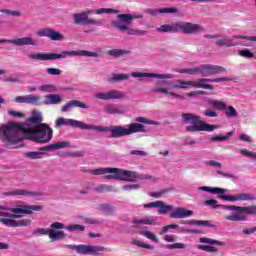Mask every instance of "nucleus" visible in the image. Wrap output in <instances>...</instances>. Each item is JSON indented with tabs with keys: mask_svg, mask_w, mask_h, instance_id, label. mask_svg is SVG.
Segmentation results:
<instances>
[{
	"mask_svg": "<svg viewBox=\"0 0 256 256\" xmlns=\"http://www.w3.org/2000/svg\"><path fill=\"white\" fill-rule=\"evenodd\" d=\"M217 203H218L217 200H215V199H210V200H206V201L204 202V205H208V206L212 207V209H218V208H215V207H217V206L227 207V205H221V204H217Z\"/></svg>",
	"mask_w": 256,
	"mask_h": 256,
	"instance_id": "5fc2aeb1",
	"label": "nucleus"
},
{
	"mask_svg": "<svg viewBox=\"0 0 256 256\" xmlns=\"http://www.w3.org/2000/svg\"><path fill=\"white\" fill-rule=\"evenodd\" d=\"M96 99H101L102 101H109L111 99H124L125 92L120 90H111L107 92H100L94 95Z\"/></svg>",
	"mask_w": 256,
	"mask_h": 256,
	"instance_id": "2eb2a0df",
	"label": "nucleus"
},
{
	"mask_svg": "<svg viewBox=\"0 0 256 256\" xmlns=\"http://www.w3.org/2000/svg\"><path fill=\"white\" fill-rule=\"evenodd\" d=\"M46 73H48V75H61V69H58V68H48L46 70Z\"/></svg>",
	"mask_w": 256,
	"mask_h": 256,
	"instance_id": "69168bd1",
	"label": "nucleus"
},
{
	"mask_svg": "<svg viewBox=\"0 0 256 256\" xmlns=\"http://www.w3.org/2000/svg\"><path fill=\"white\" fill-rule=\"evenodd\" d=\"M227 69L223 66L215 64H200L194 68H184L177 70V73L186 75H201L202 77H211L213 75H219V73H225Z\"/></svg>",
	"mask_w": 256,
	"mask_h": 256,
	"instance_id": "423d86ee",
	"label": "nucleus"
},
{
	"mask_svg": "<svg viewBox=\"0 0 256 256\" xmlns=\"http://www.w3.org/2000/svg\"><path fill=\"white\" fill-rule=\"evenodd\" d=\"M198 191H206L207 193H213L217 195H223L225 193V189L219 187H209V186H201L198 188Z\"/></svg>",
	"mask_w": 256,
	"mask_h": 256,
	"instance_id": "cd10ccee",
	"label": "nucleus"
},
{
	"mask_svg": "<svg viewBox=\"0 0 256 256\" xmlns=\"http://www.w3.org/2000/svg\"><path fill=\"white\" fill-rule=\"evenodd\" d=\"M78 219H80L82 223H85L86 225H95L99 223L97 220L93 218H84L83 216H79Z\"/></svg>",
	"mask_w": 256,
	"mask_h": 256,
	"instance_id": "4d7b16f0",
	"label": "nucleus"
},
{
	"mask_svg": "<svg viewBox=\"0 0 256 256\" xmlns=\"http://www.w3.org/2000/svg\"><path fill=\"white\" fill-rule=\"evenodd\" d=\"M15 196H22V197H39L41 193L35 191H29L27 189H16L10 192L2 193V197H15Z\"/></svg>",
	"mask_w": 256,
	"mask_h": 256,
	"instance_id": "a211bd4d",
	"label": "nucleus"
},
{
	"mask_svg": "<svg viewBox=\"0 0 256 256\" xmlns=\"http://www.w3.org/2000/svg\"><path fill=\"white\" fill-rule=\"evenodd\" d=\"M141 185L140 184H130V185H125L122 187L124 191H131V190H137L140 189Z\"/></svg>",
	"mask_w": 256,
	"mask_h": 256,
	"instance_id": "680f3d73",
	"label": "nucleus"
},
{
	"mask_svg": "<svg viewBox=\"0 0 256 256\" xmlns=\"http://www.w3.org/2000/svg\"><path fill=\"white\" fill-rule=\"evenodd\" d=\"M226 219H228V221H247V216H245L243 212H238L237 214L227 216Z\"/></svg>",
	"mask_w": 256,
	"mask_h": 256,
	"instance_id": "e433bc0d",
	"label": "nucleus"
},
{
	"mask_svg": "<svg viewBox=\"0 0 256 256\" xmlns=\"http://www.w3.org/2000/svg\"><path fill=\"white\" fill-rule=\"evenodd\" d=\"M133 245H136L137 247H141L142 249H150L151 251H153V249H155L152 245L150 244H146L145 242L141 241V240H133L132 241Z\"/></svg>",
	"mask_w": 256,
	"mask_h": 256,
	"instance_id": "79ce46f5",
	"label": "nucleus"
},
{
	"mask_svg": "<svg viewBox=\"0 0 256 256\" xmlns=\"http://www.w3.org/2000/svg\"><path fill=\"white\" fill-rule=\"evenodd\" d=\"M75 25H95L99 27L105 23V20H95L87 18V13H76L73 15Z\"/></svg>",
	"mask_w": 256,
	"mask_h": 256,
	"instance_id": "f8f14e48",
	"label": "nucleus"
},
{
	"mask_svg": "<svg viewBox=\"0 0 256 256\" xmlns=\"http://www.w3.org/2000/svg\"><path fill=\"white\" fill-rule=\"evenodd\" d=\"M41 153L39 151L36 152H28L26 153V157H28V159H41Z\"/></svg>",
	"mask_w": 256,
	"mask_h": 256,
	"instance_id": "bf43d9fd",
	"label": "nucleus"
},
{
	"mask_svg": "<svg viewBox=\"0 0 256 256\" xmlns=\"http://www.w3.org/2000/svg\"><path fill=\"white\" fill-rule=\"evenodd\" d=\"M130 155H136L137 157H147V152L143 150H131Z\"/></svg>",
	"mask_w": 256,
	"mask_h": 256,
	"instance_id": "0e129e2a",
	"label": "nucleus"
},
{
	"mask_svg": "<svg viewBox=\"0 0 256 256\" xmlns=\"http://www.w3.org/2000/svg\"><path fill=\"white\" fill-rule=\"evenodd\" d=\"M40 91H43L44 93H55L57 87L55 85L45 84L40 87Z\"/></svg>",
	"mask_w": 256,
	"mask_h": 256,
	"instance_id": "37998d69",
	"label": "nucleus"
},
{
	"mask_svg": "<svg viewBox=\"0 0 256 256\" xmlns=\"http://www.w3.org/2000/svg\"><path fill=\"white\" fill-rule=\"evenodd\" d=\"M65 226L63 225H52L48 231V237L51 243H55V241H61V239H65V232L63 229Z\"/></svg>",
	"mask_w": 256,
	"mask_h": 256,
	"instance_id": "dca6fc26",
	"label": "nucleus"
},
{
	"mask_svg": "<svg viewBox=\"0 0 256 256\" xmlns=\"http://www.w3.org/2000/svg\"><path fill=\"white\" fill-rule=\"evenodd\" d=\"M200 243H208L209 245H219L220 247H223L225 245V242L213 240L211 238H200Z\"/></svg>",
	"mask_w": 256,
	"mask_h": 256,
	"instance_id": "a19ab883",
	"label": "nucleus"
},
{
	"mask_svg": "<svg viewBox=\"0 0 256 256\" xmlns=\"http://www.w3.org/2000/svg\"><path fill=\"white\" fill-rule=\"evenodd\" d=\"M38 37H47L51 41H63L65 36L51 27H45L36 32Z\"/></svg>",
	"mask_w": 256,
	"mask_h": 256,
	"instance_id": "ddd939ff",
	"label": "nucleus"
},
{
	"mask_svg": "<svg viewBox=\"0 0 256 256\" xmlns=\"http://www.w3.org/2000/svg\"><path fill=\"white\" fill-rule=\"evenodd\" d=\"M67 231H70L71 233H75L77 231H85V226L81 225H69L66 227Z\"/></svg>",
	"mask_w": 256,
	"mask_h": 256,
	"instance_id": "603ef678",
	"label": "nucleus"
},
{
	"mask_svg": "<svg viewBox=\"0 0 256 256\" xmlns=\"http://www.w3.org/2000/svg\"><path fill=\"white\" fill-rule=\"evenodd\" d=\"M69 55L70 57H99V53L91 52L87 50L78 51H63L60 54L57 53H36L29 54V59H35L36 61H55V59H65Z\"/></svg>",
	"mask_w": 256,
	"mask_h": 256,
	"instance_id": "20e7f679",
	"label": "nucleus"
},
{
	"mask_svg": "<svg viewBox=\"0 0 256 256\" xmlns=\"http://www.w3.org/2000/svg\"><path fill=\"white\" fill-rule=\"evenodd\" d=\"M63 102V98L59 94H47L45 96L44 105H59Z\"/></svg>",
	"mask_w": 256,
	"mask_h": 256,
	"instance_id": "393cba45",
	"label": "nucleus"
},
{
	"mask_svg": "<svg viewBox=\"0 0 256 256\" xmlns=\"http://www.w3.org/2000/svg\"><path fill=\"white\" fill-rule=\"evenodd\" d=\"M24 214H16V213H9V212H0V217H8V219H19V217H23Z\"/></svg>",
	"mask_w": 256,
	"mask_h": 256,
	"instance_id": "864d4df0",
	"label": "nucleus"
},
{
	"mask_svg": "<svg viewBox=\"0 0 256 256\" xmlns=\"http://www.w3.org/2000/svg\"><path fill=\"white\" fill-rule=\"evenodd\" d=\"M159 13H179V10L176 8H162L159 9Z\"/></svg>",
	"mask_w": 256,
	"mask_h": 256,
	"instance_id": "338daca9",
	"label": "nucleus"
},
{
	"mask_svg": "<svg viewBox=\"0 0 256 256\" xmlns=\"http://www.w3.org/2000/svg\"><path fill=\"white\" fill-rule=\"evenodd\" d=\"M198 249L201 251H207V253H217V251H219L216 247L207 245H199Z\"/></svg>",
	"mask_w": 256,
	"mask_h": 256,
	"instance_id": "8fccbe9b",
	"label": "nucleus"
},
{
	"mask_svg": "<svg viewBox=\"0 0 256 256\" xmlns=\"http://www.w3.org/2000/svg\"><path fill=\"white\" fill-rule=\"evenodd\" d=\"M0 223L3 225H31V219H23L19 222L12 220L10 218H0Z\"/></svg>",
	"mask_w": 256,
	"mask_h": 256,
	"instance_id": "a878e982",
	"label": "nucleus"
},
{
	"mask_svg": "<svg viewBox=\"0 0 256 256\" xmlns=\"http://www.w3.org/2000/svg\"><path fill=\"white\" fill-rule=\"evenodd\" d=\"M90 171L93 175H106V172H113V170H107V168H99Z\"/></svg>",
	"mask_w": 256,
	"mask_h": 256,
	"instance_id": "13d9d810",
	"label": "nucleus"
},
{
	"mask_svg": "<svg viewBox=\"0 0 256 256\" xmlns=\"http://www.w3.org/2000/svg\"><path fill=\"white\" fill-rule=\"evenodd\" d=\"M223 81H233V78L229 77H221V78H200L198 81H181L177 80V84L174 85L175 89H181V87H185L186 85H190L191 87H196L197 89H209L213 91V85L207 83H221Z\"/></svg>",
	"mask_w": 256,
	"mask_h": 256,
	"instance_id": "6e6552de",
	"label": "nucleus"
},
{
	"mask_svg": "<svg viewBox=\"0 0 256 256\" xmlns=\"http://www.w3.org/2000/svg\"><path fill=\"white\" fill-rule=\"evenodd\" d=\"M67 249H72V251H76L78 255H97V253L101 251H105V248L102 246H91L85 244L79 245H67Z\"/></svg>",
	"mask_w": 256,
	"mask_h": 256,
	"instance_id": "9b49d317",
	"label": "nucleus"
},
{
	"mask_svg": "<svg viewBox=\"0 0 256 256\" xmlns=\"http://www.w3.org/2000/svg\"><path fill=\"white\" fill-rule=\"evenodd\" d=\"M207 103L210 107H213L214 109H219L220 111H227V104L223 101L219 100H207Z\"/></svg>",
	"mask_w": 256,
	"mask_h": 256,
	"instance_id": "bb28decb",
	"label": "nucleus"
},
{
	"mask_svg": "<svg viewBox=\"0 0 256 256\" xmlns=\"http://www.w3.org/2000/svg\"><path fill=\"white\" fill-rule=\"evenodd\" d=\"M5 15H11L12 17H21V12L13 10H2Z\"/></svg>",
	"mask_w": 256,
	"mask_h": 256,
	"instance_id": "e2e57ef3",
	"label": "nucleus"
},
{
	"mask_svg": "<svg viewBox=\"0 0 256 256\" xmlns=\"http://www.w3.org/2000/svg\"><path fill=\"white\" fill-rule=\"evenodd\" d=\"M205 39H217L215 41V45L217 47H247V43L245 42H239L235 41V36H232L231 38H227V36L218 33V34H206Z\"/></svg>",
	"mask_w": 256,
	"mask_h": 256,
	"instance_id": "1a4fd4ad",
	"label": "nucleus"
},
{
	"mask_svg": "<svg viewBox=\"0 0 256 256\" xmlns=\"http://www.w3.org/2000/svg\"><path fill=\"white\" fill-rule=\"evenodd\" d=\"M169 191H171V189H163L158 192H150L149 196L154 197V199H160V197L164 196L165 193H169Z\"/></svg>",
	"mask_w": 256,
	"mask_h": 256,
	"instance_id": "49530a36",
	"label": "nucleus"
},
{
	"mask_svg": "<svg viewBox=\"0 0 256 256\" xmlns=\"http://www.w3.org/2000/svg\"><path fill=\"white\" fill-rule=\"evenodd\" d=\"M106 170H112V172H106L109 173V175L104 176V179H114L115 181H120V172L119 168H106Z\"/></svg>",
	"mask_w": 256,
	"mask_h": 256,
	"instance_id": "7c9ffc66",
	"label": "nucleus"
},
{
	"mask_svg": "<svg viewBox=\"0 0 256 256\" xmlns=\"http://www.w3.org/2000/svg\"><path fill=\"white\" fill-rule=\"evenodd\" d=\"M185 225H211V221H207V220H190V221H186Z\"/></svg>",
	"mask_w": 256,
	"mask_h": 256,
	"instance_id": "a18cd8bd",
	"label": "nucleus"
},
{
	"mask_svg": "<svg viewBox=\"0 0 256 256\" xmlns=\"http://www.w3.org/2000/svg\"><path fill=\"white\" fill-rule=\"evenodd\" d=\"M99 211L106 213L107 215H113L115 213V207L111 204H100Z\"/></svg>",
	"mask_w": 256,
	"mask_h": 256,
	"instance_id": "72a5a7b5",
	"label": "nucleus"
},
{
	"mask_svg": "<svg viewBox=\"0 0 256 256\" xmlns=\"http://www.w3.org/2000/svg\"><path fill=\"white\" fill-rule=\"evenodd\" d=\"M26 103L30 105H41V96L29 94L26 95Z\"/></svg>",
	"mask_w": 256,
	"mask_h": 256,
	"instance_id": "2f4dec72",
	"label": "nucleus"
},
{
	"mask_svg": "<svg viewBox=\"0 0 256 256\" xmlns=\"http://www.w3.org/2000/svg\"><path fill=\"white\" fill-rule=\"evenodd\" d=\"M132 223H134V225H153L157 222H155V220L153 219H149V218H144V219H135L132 221Z\"/></svg>",
	"mask_w": 256,
	"mask_h": 256,
	"instance_id": "58836bf2",
	"label": "nucleus"
},
{
	"mask_svg": "<svg viewBox=\"0 0 256 256\" xmlns=\"http://www.w3.org/2000/svg\"><path fill=\"white\" fill-rule=\"evenodd\" d=\"M75 107H79L80 109H87V104L79 100H70L64 106L61 107V111L62 113H67L70 109H73Z\"/></svg>",
	"mask_w": 256,
	"mask_h": 256,
	"instance_id": "b1692460",
	"label": "nucleus"
},
{
	"mask_svg": "<svg viewBox=\"0 0 256 256\" xmlns=\"http://www.w3.org/2000/svg\"><path fill=\"white\" fill-rule=\"evenodd\" d=\"M238 55H240V57H245L246 59H253V57H255V54L248 49L239 50Z\"/></svg>",
	"mask_w": 256,
	"mask_h": 256,
	"instance_id": "09e8293b",
	"label": "nucleus"
},
{
	"mask_svg": "<svg viewBox=\"0 0 256 256\" xmlns=\"http://www.w3.org/2000/svg\"><path fill=\"white\" fill-rule=\"evenodd\" d=\"M193 215V211L188 210L186 208H176L171 214V219H187V217H191Z\"/></svg>",
	"mask_w": 256,
	"mask_h": 256,
	"instance_id": "5701e85b",
	"label": "nucleus"
},
{
	"mask_svg": "<svg viewBox=\"0 0 256 256\" xmlns=\"http://www.w3.org/2000/svg\"><path fill=\"white\" fill-rule=\"evenodd\" d=\"M130 53L131 51L126 49H111L107 51L109 57H123V55H129Z\"/></svg>",
	"mask_w": 256,
	"mask_h": 256,
	"instance_id": "c756f323",
	"label": "nucleus"
},
{
	"mask_svg": "<svg viewBox=\"0 0 256 256\" xmlns=\"http://www.w3.org/2000/svg\"><path fill=\"white\" fill-rule=\"evenodd\" d=\"M136 123H130L125 126L111 125V126H97L93 124H87L75 119H65L60 117L55 121L56 129L63 127H75L76 129H82L83 131H96L97 133H110L112 139H121V137H128L135 133H149V130L145 129V125H159V122L149 120L145 117H136ZM144 123L145 125L141 124Z\"/></svg>",
	"mask_w": 256,
	"mask_h": 256,
	"instance_id": "f03ea898",
	"label": "nucleus"
},
{
	"mask_svg": "<svg viewBox=\"0 0 256 256\" xmlns=\"http://www.w3.org/2000/svg\"><path fill=\"white\" fill-rule=\"evenodd\" d=\"M139 235H143L144 237H146L147 239H150V241H154V243H158V239L157 236L153 233H151L149 230L147 229H143L139 231Z\"/></svg>",
	"mask_w": 256,
	"mask_h": 256,
	"instance_id": "4c0bfd02",
	"label": "nucleus"
},
{
	"mask_svg": "<svg viewBox=\"0 0 256 256\" xmlns=\"http://www.w3.org/2000/svg\"><path fill=\"white\" fill-rule=\"evenodd\" d=\"M219 199L223 201H255L256 196L249 193H239L233 196L219 195Z\"/></svg>",
	"mask_w": 256,
	"mask_h": 256,
	"instance_id": "f3484780",
	"label": "nucleus"
},
{
	"mask_svg": "<svg viewBox=\"0 0 256 256\" xmlns=\"http://www.w3.org/2000/svg\"><path fill=\"white\" fill-rule=\"evenodd\" d=\"M50 145H51L50 147H52V151H57L59 149H67V147H71V142L62 141V142H56Z\"/></svg>",
	"mask_w": 256,
	"mask_h": 256,
	"instance_id": "f704fd0d",
	"label": "nucleus"
},
{
	"mask_svg": "<svg viewBox=\"0 0 256 256\" xmlns=\"http://www.w3.org/2000/svg\"><path fill=\"white\" fill-rule=\"evenodd\" d=\"M158 33H182L183 35H197L203 33L205 28L201 24L178 21L173 25L164 24L156 29Z\"/></svg>",
	"mask_w": 256,
	"mask_h": 256,
	"instance_id": "7ed1b4c3",
	"label": "nucleus"
},
{
	"mask_svg": "<svg viewBox=\"0 0 256 256\" xmlns=\"http://www.w3.org/2000/svg\"><path fill=\"white\" fill-rule=\"evenodd\" d=\"M138 181H157V178L151 174H138Z\"/></svg>",
	"mask_w": 256,
	"mask_h": 256,
	"instance_id": "de8ad7c7",
	"label": "nucleus"
},
{
	"mask_svg": "<svg viewBox=\"0 0 256 256\" xmlns=\"http://www.w3.org/2000/svg\"><path fill=\"white\" fill-rule=\"evenodd\" d=\"M129 79V74H113L108 81L112 83H119V81H127Z\"/></svg>",
	"mask_w": 256,
	"mask_h": 256,
	"instance_id": "c9c22d12",
	"label": "nucleus"
},
{
	"mask_svg": "<svg viewBox=\"0 0 256 256\" xmlns=\"http://www.w3.org/2000/svg\"><path fill=\"white\" fill-rule=\"evenodd\" d=\"M231 135H233V132H228L225 136H213L210 138V141H229L231 139Z\"/></svg>",
	"mask_w": 256,
	"mask_h": 256,
	"instance_id": "c03bdc74",
	"label": "nucleus"
},
{
	"mask_svg": "<svg viewBox=\"0 0 256 256\" xmlns=\"http://www.w3.org/2000/svg\"><path fill=\"white\" fill-rule=\"evenodd\" d=\"M152 93H163L164 95H171L179 99H183V96L176 94L175 92H169L166 88H152Z\"/></svg>",
	"mask_w": 256,
	"mask_h": 256,
	"instance_id": "473e14b6",
	"label": "nucleus"
},
{
	"mask_svg": "<svg viewBox=\"0 0 256 256\" xmlns=\"http://www.w3.org/2000/svg\"><path fill=\"white\" fill-rule=\"evenodd\" d=\"M94 13L95 15H103V13H115L116 15H118L119 10H115L113 8H100V9H97V10H94Z\"/></svg>",
	"mask_w": 256,
	"mask_h": 256,
	"instance_id": "ea45409f",
	"label": "nucleus"
},
{
	"mask_svg": "<svg viewBox=\"0 0 256 256\" xmlns=\"http://www.w3.org/2000/svg\"><path fill=\"white\" fill-rule=\"evenodd\" d=\"M118 21H112L111 27L121 31V33H126L128 35H138L139 37L147 35L146 30H138L131 28V23H133V15L131 14H118Z\"/></svg>",
	"mask_w": 256,
	"mask_h": 256,
	"instance_id": "0eeeda50",
	"label": "nucleus"
},
{
	"mask_svg": "<svg viewBox=\"0 0 256 256\" xmlns=\"http://www.w3.org/2000/svg\"><path fill=\"white\" fill-rule=\"evenodd\" d=\"M201 95H205V91H201V90H198V91H192L190 93H188V97H201Z\"/></svg>",
	"mask_w": 256,
	"mask_h": 256,
	"instance_id": "774afa93",
	"label": "nucleus"
},
{
	"mask_svg": "<svg viewBox=\"0 0 256 256\" xmlns=\"http://www.w3.org/2000/svg\"><path fill=\"white\" fill-rule=\"evenodd\" d=\"M106 115H127V109L125 106L108 105L104 109Z\"/></svg>",
	"mask_w": 256,
	"mask_h": 256,
	"instance_id": "4be33fe9",
	"label": "nucleus"
},
{
	"mask_svg": "<svg viewBox=\"0 0 256 256\" xmlns=\"http://www.w3.org/2000/svg\"><path fill=\"white\" fill-rule=\"evenodd\" d=\"M0 43H11L12 45H16L17 47H23L25 45H37V41H35L32 37H23L18 39H0Z\"/></svg>",
	"mask_w": 256,
	"mask_h": 256,
	"instance_id": "6ab92c4d",
	"label": "nucleus"
},
{
	"mask_svg": "<svg viewBox=\"0 0 256 256\" xmlns=\"http://www.w3.org/2000/svg\"><path fill=\"white\" fill-rule=\"evenodd\" d=\"M226 117H237L238 113L235 107L228 106L227 110L225 111Z\"/></svg>",
	"mask_w": 256,
	"mask_h": 256,
	"instance_id": "6e6d98bb",
	"label": "nucleus"
},
{
	"mask_svg": "<svg viewBox=\"0 0 256 256\" xmlns=\"http://www.w3.org/2000/svg\"><path fill=\"white\" fill-rule=\"evenodd\" d=\"M170 211H173V205H167L163 201L158 202V215H167Z\"/></svg>",
	"mask_w": 256,
	"mask_h": 256,
	"instance_id": "c85d7f7f",
	"label": "nucleus"
},
{
	"mask_svg": "<svg viewBox=\"0 0 256 256\" xmlns=\"http://www.w3.org/2000/svg\"><path fill=\"white\" fill-rule=\"evenodd\" d=\"M0 211H10L16 215H33L37 211H43L41 205H17L15 208H10L0 205Z\"/></svg>",
	"mask_w": 256,
	"mask_h": 256,
	"instance_id": "9d476101",
	"label": "nucleus"
},
{
	"mask_svg": "<svg viewBox=\"0 0 256 256\" xmlns=\"http://www.w3.org/2000/svg\"><path fill=\"white\" fill-rule=\"evenodd\" d=\"M134 78L148 77L155 79H173V74H155V73H143V72H133L131 74Z\"/></svg>",
	"mask_w": 256,
	"mask_h": 256,
	"instance_id": "412c9836",
	"label": "nucleus"
},
{
	"mask_svg": "<svg viewBox=\"0 0 256 256\" xmlns=\"http://www.w3.org/2000/svg\"><path fill=\"white\" fill-rule=\"evenodd\" d=\"M215 209H225L226 211H237V213H243L245 217L247 215H256V206H246V207H241V206H235V205H230V206H214Z\"/></svg>",
	"mask_w": 256,
	"mask_h": 256,
	"instance_id": "4468645a",
	"label": "nucleus"
},
{
	"mask_svg": "<svg viewBox=\"0 0 256 256\" xmlns=\"http://www.w3.org/2000/svg\"><path fill=\"white\" fill-rule=\"evenodd\" d=\"M256 41V36L234 35V41Z\"/></svg>",
	"mask_w": 256,
	"mask_h": 256,
	"instance_id": "3c124183",
	"label": "nucleus"
},
{
	"mask_svg": "<svg viewBox=\"0 0 256 256\" xmlns=\"http://www.w3.org/2000/svg\"><path fill=\"white\" fill-rule=\"evenodd\" d=\"M166 249H185V244L183 243H174L166 245Z\"/></svg>",
	"mask_w": 256,
	"mask_h": 256,
	"instance_id": "052dcab7",
	"label": "nucleus"
},
{
	"mask_svg": "<svg viewBox=\"0 0 256 256\" xmlns=\"http://www.w3.org/2000/svg\"><path fill=\"white\" fill-rule=\"evenodd\" d=\"M120 181H127L130 183H135L139 181V173L131 170L119 169Z\"/></svg>",
	"mask_w": 256,
	"mask_h": 256,
	"instance_id": "aec40b11",
	"label": "nucleus"
},
{
	"mask_svg": "<svg viewBox=\"0 0 256 256\" xmlns=\"http://www.w3.org/2000/svg\"><path fill=\"white\" fill-rule=\"evenodd\" d=\"M181 123L187 125L191 123V126H186L185 131L188 133H197L199 131H215L218 126L215 124H207L205 121L201 120V117L192 113H182Z\"/></svg>",
	"mask_w": 256,
	"mask_h": 256,
	"instance_id": "39448f33",
	"label": "nucleus"
},
{
	"mask_svg": "<svg viewBox=\"0 0 256 256\" xmlns=\"http://www.w3.org/2000/svg\"><path fill=\"white\" fill-rule=\"evenodd\" d=\"M36 128H25L21 124L2 125L0 135H3V147L6 149H17L23 139L40 143H49L53 139V129L49 124L43 123V115L39 111H32V117L28 118Z\"/></svg>",
	"mask_w": 256,
	"mask_h": 256,
	"instance_id": "f257e3e1",
	"label": "nucleus"
}]
</instances>
